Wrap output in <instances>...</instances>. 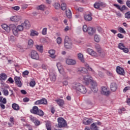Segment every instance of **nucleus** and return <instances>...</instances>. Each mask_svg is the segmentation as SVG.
<instances>
[{
  "label": "nucleus",
  "instance_id": "f257e3e1",
  "mask_svg": "<svg viewBox=\"0 0 130 130\" xmlns=\"http://www.w3.org/2000/svg\"><path fill=\"white\" fill-rule=\"evenodd\" d=\"M73 88L76 90V92H80L82 94H86L87 93V88L85 86L80 83H76L73 86Z\"/></svg>",
  "mask_w": 130,
  "mask_h": 130
},
{
  "label": "nucleus",
  "instance_id": "f03ea898",
  "mask_svg": "<svg viewBox=\"0 0 130 130\" xmlns=\"http://www.w3.org/2000/svg\"><path fill=\"white\" fill-rule=\"evenodd\" d=\"M30 112L39 116H43L44 115V112L42 110L39 109L37 106L33 107L32 109L30 110Z\"/></svg>",
  "mask_w": 130,
  "mask_h": 130
},
{
  "label": "nucleus",
  "instance_id": "7ed1b4c3",
  "mask_svg": "<svg viewBox=\"0 0 130 130\" xmlns=\"http://www.w3.org/2000/svg\"><path fill=\"white\" fill-rule=\"evenodd\" d=\"M64 45V47L67 49H71L73 46V42H72V40H71V39L68 36L65 37Z\"/></svg>",
  "mask_w": 130,
  "mask_h": 130
},
{
  "label": "nucleus",
  "instance_id": "20e7f679",
  "mask_svg": "<svg viewBox=\"0 0 130 130\" xmlns=\"http://www.w3.org/2000/svg\"><path fill=\"white\" fill-rule=\"evenodd\" d=\"M83 79H81V81H82L83 84L85 85H89L93 80V78L89 75H84L83 77Z\"/></svg>",
  "mask_w": 130,
  "mask_h": 130
},
{
  "label": "nucleus",
  "instance_id": "39448f33",
  "mask_svg": "<svg viewBox=\"0 0 130 130\" xmlns=\"http://www.w3.org/2000/svg\"><path fill=\"white\" fill-rule=\"evenodd\" d=\"M57 121L58 122V125L59 127H64L68 125L67 121H66L62 117L58 118L57 119Z\"/></svg>",
  "mask_w": 130,
  "mask_h": 130
},
{
  "label": "nucleus",
  "instance_id": "423d86ee",
  "mask_svg": "<svg viewBox=\"0 0 130 130\" xmlns=\"http://www.w3.org/2000/svg\"><path fill=\"white\" fill-rule=\"evenodd\" d=\"M91 89L92 92H94V93L97 92L98 91V88H97V83L96 81L92 80L91 81Z\"/></svg>",
  "mask_w": 130,
  "mask_h": 130
},
{
  "label": "nucleus",
  "instance_id": "0eeeda50",
  "mask_svg": "<svg viewBox=\"0 0 130 130\" xmlns=\"http://www.w3.org/2000/svg\"><path fill=\"white\" fill-rule=\"evenodd\" d=\"M2 27L3 29H4L5 30V31H6V32H9L11 30V28H14L15 25L14 24H10L9 26H8V25H7L6 24H3L2 25Z\"/></svg>",
  "mask_w": 130,
  "mask_h": 130
},
{
  "label": "nucleus",
  "instance_id": "6e6552de",
  "mask_svg": "<svg viewBox=\"0 0 130 130\" xmlns=\"http://www.w3.org/2000/svg\"><path fill=\"white\" fill-rule=\"evenodd\" d=\"M66 62L68 66H75L77 64V61L76 60L70 58L67 59Z\"/></svg>",
  "mask_w": 130,
  "mask_h": 130
},
{
  "label": "nucleus",
  "instance_id": "1a4fd4ad",
  "mask_svg": "<svg viewBox=\"0 0 130 130\" xmlns=\"http://www.w3.org/2000/svg\"><path fill=\"white\" fill-rule=\"evenodd\" d=\"M30 56L31 58L33 59H39V55L38 53L35 50H32L30 53Z\"/></svg>",
  "mask_w": 130,
  "mask_h": 130
},
{
  "label": "nucleus",
  "instance_id": "9d476101",
  "mask_svg": "<svg viewBox=\"0 0 130 130\" xmlns=\"http://www.w3.org/2000/svg\"><path fill=\"white\" fill-rule=\"evenodd\" d=\"M93 122V119H88V118H84V119L83 120V124H85V125H89L91 124Z\"/></svg>",
  "mask_w": 130,
  "mask_h": 130
},
{
  "label": "nucleus",
  "instance_id": "9b49d317",
  "mask_svg": "<svg viewBox=\"0 0 130 130\" xmlns=\"http://www.w3.org/2000/svg\"><path fill=\"white\" fill-rule=\"evenodd\" d=\"M21 78L20 77L15 76L14 77V81L16 85H17L18 87H22V82H21Z\"/></svg>",
  "mask_w": 130,
  "mask_h": 130
},
{
  "label": "nucleus",
  "instance_id": "f8f14e48",
  "mask_svg": "<svg viewBox=\"0 0 130 130\" xmlns=\"http://www.w3.org/2000/svg\"><path fill=\"white\" fill-rule=\"evenodd\" d=\"M116 72L118 75H120L121 76H124V70L123 68L118 66L116 68Z\"/></svg>",
  "mask_w": 130,
  "mask_h": 130
},
{
  "label": "nucleus",
  "instance_id": "ddd939ff",
  "mask_svg": "<svg viewBox=\"0 0 130 130\" xmlns=\"http://www.w3.org/2000/svg\"><path fill=\"white\" fill-rule=\"evenodd\" d=\"M49 76L50 81L55 82V80H56V74L54 72H50Z\"/></svg>",
  "mask_w": 130,
  "mask_h": 130
},
{
  "label": "nucleus",
  "instance_id": "4468645a",
  "mask_svg": "<svg viewBox=\"0 0 130 130\" xmlns=\"http://www.w3.org/2000/svg\"><path fill=\"white\" fill-rule=\"evenodd\" d=\"M35 105H39V104H47V100L45 99H42V100L37 101L35 103Z\"/></svg>",
  "mask_w": 130,
  "mask_h": 130
},
{
  "label": "nucleus",
  "instance_id": "2eb2a0df",
  "mask_svg": "<svg viewBox=\"0 0 130 130\" xmlns=\"http://www.w3.org/2000/svg\"><path fill=\"white\" fill-rule=\"evenodd\" d=\"M102 93H103L104 95H106V96H107L110 94V90H109L107 88L103 87L102 88Z\"/></svg>",
  "mask_w": 130,
  "mask_h": 130
},
{
  "label": "nucleus",
  "instance_id": "dca6fc26",
  "mask_svg": "<svg viewBox=\"0 0 130 130\" xmlns=\"http://www.w3.org/2000/svg\"><path fill=\"white\" fill-rule=\"evenodd\" d=\"M110 89L112 92H115L117 90V84L116 83L113 82L111 83Z\"/></svg>",
  "mask_w": 130,
  "mask_h": 130
},
{
  "label": "nucleus",
  "instance_id": "f3484780",
  "mask_svg": "<svg viewBox=\"0 0 130 130\" xmlns=\"http://www.w3.org/2000/svg\"><path fill=\"white\" fill-rule=\"evenodd\" d=\"M10 19L12 22H19V21L22 19V17L21 16H14L11 17Z\"/></svg>",
  "mask_w": 130,
  "mask_h": 130
},
{
  "label": "nucleus",
  "instance_id": "a211bd4d",
  "mask_svg": "<svg viewBox=\"0 0 130 130\" xmlns=\"http://www.w3.org/2000/svg\"><path fill=\"white\" fill-rule=\"evenodd\" d=\"M21 24L25 29H29L30 28V22H29V21L27 20H25Z\"/></svg>",
  "mask_w": 130,
  "mask_h": 130
},
{
  "label": "nucleus",
  "instance_id": "6ab92c4d",
  "mask_svg": "<svg viewBox=\"0 0 130 130\" xmlns=\"http://www.w3.org/2000/svg\"><path fill=\"white\" fill-rule=\"evenodd\" d=\"M87 52L94 57H96L97 56V53L91 49H87Z\"/></svg>",
  "mask_w": 130,
  "mask_h": 130
},
{
  "label": "nucleus",
  "instance_id": "aec40b11",
  "mask_svg": "<svg viewBox=\"0 0 130 130\" xmlns=\"http://www.w3.org/2000/svg\"><path fill=\"white\" fill-rule=\"evenodd\" d=\"M55 102H56L57 104L60 106V107H62V106L64 105V101H63V100L58 99L55 100Z\"/></svg>",
  "mask_w": 130,
  "mask_h": 130
},
{
  "label": "nucleus",
  "instance_id": "412c9836",
  "mask_svg": "<svg viewBox=\"0 0 130 130\" xmlns=\"http://www.w3.org/2000/svg\"><path fill=\"white\" fill-rule=\"evenodd\" d=\"M87 32L89 35H93L95 32H96V29L89 27L88 28Z\"/></svg>",
  "mask_w": 130,
  "mask_h": 130
},
{
  "label": "nucleus",
  "instance_id": "4be33fe9",
  "mask_svg": "<svg viewBox=\"0 0 130 130\" xmlns=\"http://www.w3.org/2000/svg\"><path fill=\"white\" fill-rule=\"evenodd\" d=\"M49 53L50 54V57H51V58H55V57H56V55H55V50L53 49L50 50Z\"/></svg>",
  "mask_w": 130,
  "mask_h": 130
},
{
  "label": "nucleus",
  "instance_id": "5701e85b",
  "mask_svg": "<svg viewBox=\"0 0 130 130\" xmlns=\"http://www.w3.org/2000/svg\"><path fill=\"white\" fill-rule=\"evenodd\" d=\"M93 6L95 9H99V8L103 7V6H104V4H103L102 2H96L94 4Z\"/></svg>",
  "mask_w": 130,
  "mask_h": 130
},
{
  "label": "nucleus",
  "instance_id": "b1692460",
  "mask_svg": "<svg viewBox=\"0 0 130 130\" xmlns=\"http://www.w3.org/2000/svg\"><path fill=\"white\" fill-rule=\"evenodd\" d=\"M12 29V32L15 36H19V30L17 29V27H16V25H15L14 27L11 28Z\"/></svg>",
  "mask_w": 130,
  "mask_h": 130
},
{
  "label": "nucleus",
  "instance_id": "393cba45",
  "mask_svg": "<svg viewBox=\"0 0 130 130\" xmlns=\"http://www.w3.org/2000/svg\"><path fill=\"white\" fill-rule=\"evenodd\" d=\"M58 70L59 73H60L61 75H62V76H63V77H64V79H68V75H67V74L66 73V72H64V71L62 68H60V69H58Z\"/></svg>",
  "mask_w": 130,
  "mask_h": 130
},
{
  "label": "nucleus",
  "instance_id": "a878e982",
  "mask_svg": "<svg viewBox=\"0 0 130 130\" xmlns=\"http://www.w3.org/2000/svg\"><path fill=\"white\" fill-rule=\"evenodd\" d=\"M84 66L86 68H87V69L88 70V71H89V72H92L93 74H94V75H96V72H95V71H94V70H93L92 68L90 67V66H89V64H88V63H85Z\"/></svg>",
  "mask_w": 130,
  "mask_h": 130
},
{
  "label": "nucleus",
  "instance_id": "bb28decb",
  "mask_svg": "<svg viewBox=\"0 0 130 130\" xmlns=\"http://www.w3.org/2000/svg\"><path fill=\"white\" fill-rule=\"evenodd\" d=\"M78 72H80V73H82V74H86L88 73V70L84 67H80L78 69Z\"/></svg>",
  "mask_w": 130,
  "mask_h": 130
},
{
  "label": "nucleus",
  "instance_id": "cd10ccee",
  "mask_svg": "<svg viewBox=\"0 0 130 130\" xmlns=\"http://www.w3.org/2000/svg\"><path fill=\"white\" fill-rule=\"evenodd\" d=\"M36 48H37V50L40 52H43V46L40 45H36L35 46Z\"/></svg>",
  "mask_w": 130,
  "mask_h": 130
},
{
  "label": "nucleus",
  "instance_id": "c85d7f7f",
  "mask_svg": "<svg viewBox=\"0 0 130 130\" xmlns=\"http://www.w3.org/2000/svg\"><path fill=\"white\" fill-rule=\"evenodd\" d=\"M12 107L14 110H20V106H19V105L16 103L13 104L12 105Z\"/></svg>",
  "mask_w": 130,
  "mask_h": 130
},
{
  "label": "nucleus",
  "instance_id": "c756f323",
  "mask_svg": "<svg viewBox=\"0 0 130 130\" xmlns=\"http://www.w3.org/2000/svg\"><path fill=\"white\" fill-rule=\"evenodd\" d=\"M66 13L67 18L71 19V18H72V12L71 11V10L68 9L66 10Z\"/></svg>",
  "mask_w": 130,
  "mask_h": 130
},
{
  "label": "nucleus",
  "instance_id": "7c9ffc66",
  "mask_svg": "<svg viewBox=\"0 0 130 130\" xmlns=\"http://www.w3.org/2000/svg\"><path fill=\"white\" fill-rule=\"evenodd\" d=\"M90 129H92V130L98 129V126H97L96 123L95 122L93 123L90 125Z\"/></svg>",
  "mask_w": 130,
  "mask_h": 130
},
{
  "label": "nucleus",
  "instance_id": "2f4dec72",
  "mask_svg": "<svg viewBox=\"0 0 130 130\" xmlns=\"http://www.w3.org/2000/svg\"><path fill=\"white\" fill-rule=\"evenodd\" d=\"M7 78H8V76L6 74H0V80L5 81L7 79Z\"/></svg>",
  "mask_w": 130,
  "mask_h": 130
},
{
  "label": "nucleus",
  "instance_id": "473e14b6",
  "mask_svg": "<svg viewBox=\"0 0 130 130\" xmlns=\"http://www.w3.org/2000/svg\"><path fill=\"white\" fill-rule=\"evenodd\" d=\"M78 57L79 59L82 61V62H85V60L84 59V56H83V54L81 53H79L78 54Z\"/></svg>",
  "mask_w": 130,
  "mask_h": 130
},
{
  "label": "nucleus",
  "instance_id": "72a5a7b5",
  "mask_svg": "<svg viewBox=\"0 0 130 130\" xmlns=\"http://www.w3.org/2000/svg\"><path fill=\"white\" fill-rule=\"evenodd\" d=\"M84 19L86 21H91L92 20V16L90 14L85 15Z\"/></svg>",
  "mask_w": 130,
  "mask_h": 130
},
{
  "label": "nucleus",
  "instance_id": "f704fd0d",
  "mask_svg": "<svg viewBox=\"0 0 130 130\" xmlns=\"http://www.w3.org/2000/svg\"><path fill=\"white\" fill-rule=\"evenodd\" d=\"M38 32L34 30H31L30 31V36H38Z\"/></svg>",
  "mask_w": 130,
  "mask_h": 130
},
{
  "label": "nucleus",
  "instance_id": "c9c22d12",
  "mask_svg": "<svg viewBox=\"0 0 130 130\" xmlns=\"http://www.w3.org/2000/svg\"><path fill=\"white\" fill-rule=\"evenodd\" d=\"M74 9H75V10L76 11H78V12H83V11H84V8H83L78 7V6H74Z\"/></svg>",
  "mask_w": 130,
  "mask_h": 130
},
{
  "label": "nucleus",
  "instance_id": "e433bc0d",
  "mask_svg": "<svg viewBox=\"0 0 130 130\" xmlns=\"http://www.w3.org/2000/svg\"><path fill=\"white\" fill-rule=\"evenodd\" d=\"M46 127L47 130H51V123L50 122L46 123Z\"/></svg>",
  "mask_w": 130,
  "mask_h": 130
},
{
  "label": "nucleus",
  "instance_id": "4c0bfd02",
  "mask_svg": "<svg viewBox=\"0 0 130 130\" xmlns=\"http://www.w3.org/2000/svg\"><path fill=\"white\" fill-rule=\"evenodd\" d=\"M0 102L4 104H7V99L4 98L3 96H0Z\"/></svg>",
  "mask_w": 130,
  "mask_h": 130
},
{
  "label": "nucleus",
  "instance_id": "58836bf2",
  "mask_svg": "<svg viewBox=\"0 0 130 130\" xmlns=\"http://www.w3.org/2000/svg\"><path fill=\"white\" fill-rule=\"evenodd\" d=\"M44 9H45V6L43 5L37 7V10H40V11H44Z\"/></svg>",
  "mask_w": 130,
  "mask_h": 130
},
{
  "label": "nucleus",
  "instance_id": "ea45409f",
  "mask_svg": "<svg viewBox=\"0 0 130 130\" xmlns=\"http://www.w3.org/2000/svg\"><path fill=\"white\" fill-rule=\"evenodd\" d=\"M94 40L95 42H99L100 41V38L99 35H95L94 37Z\"/></svg>",
  "mask_w": 130,
  "mask_h": 130
},
{
  "label": "nucleus",
  "instance_id": "a19ab883",
  "mask_svg": "<svg viewBox=\"0 0 130 130\" xmlns=\"http://www.w3.org/2000/svg\"><path fill=\"white\" fill-rule=\"evenodd\" d=\"M18 31H23L24 30V26L21 25H19L16 27Z\"/></svg>",
  "mask_w": 130,
  "mask_h": 130
},
{
  "label": "nucleus",
  "instance_id": "79ce46f5",
  "mask_svg": "<svg viewBox=\"0 0 130 130\" xmlns=\"http://www.w3.org/2000/svg\"><path fill=\"white\" fill-rule=\"evenodd\" d=\"M53 7L55 8V9H56V10H58V9L60 8V5L57 3H54Z\"/></svg>",
  "mask_w": 130,
  "mask_h": 130
},
{
  "label": "nucleus",
  "instance_id": "37998d69",
  "mask_svg": "<svg viewBox=\"0 0 130 130\" xmlns=\"http://www.w3.org/2000/svg\"><path fill=\"white\" fill-rule=\"evenodd\" d=\"M124 47H125V46H124V45H123L122 44V43H119V44H118V48L119 49H121V50H122V49H123Z\"/></svg>",
  "mask_w": 130,
  "mask_h": 130
},
{
  "label": "nucleus",
  "instance_id": "c03bdc74",
  "mask_svg": "<svg viewBox=\"0 0 130 130\" xmlns=\"http://www.w3.org/2000/svg\"><path fill=\"white\" fill-rule=\"evenodd\" d=\"M124 17L126 19H127L128 20L130 19V11L127 12L126 13H125Z\"/></svg>",
  "mask_w": 130,
  "mask_h": 130
},
{
  "label": "nucleus",
  "instance_id": "a18cd8bd",
  "mask_svg": "<svg viewBox=\"0 0 130 130\" xmlns=\"http://www.w3.org/2000/svg\"><path fill=\"white\" fill-rule=\"evenodd\" d=\"M66 9H67V5L66 4V3H62L61 5V9L62 11H64L66 10Z\"/></svg>",
  "mask_w": 130,
  "mask_h": 130
},
{
  "label": "nucleus",
  "instance_id": "49530a36",
  "mask_svg": "<svg viewBox=\"0 0 130 130\" xmlns=\"http://www.w3.org/2000/svg\"><path fill=\"white\" fill-rule=\"evenodd\" d=\"M95 48H96L97 51H98V52H99V53H101V47H100V45H96Z\"/></svg>",
  "mask_w": 130,
  "mask_h": 130
},
{
  "label": "nucleus",
  "instance_id": "de8ad7c7",
  "mask_svg": "<svg viewBox=\"0 0 130 130\" xmlns=\"http://www.w3.org/2000/svg\"><path fill=\"white\" fill-rule=\"evenodd\" d=\"M35 85H36V83L34 80L31 81L29 83V86L32 88L35 86Z\"/></svg>",
  "mask_w": 130,
  "mask_h": 130
},
{
  "label": "nucleus",
  "instance_id": "09e8293b",
  "mask_svg": "<svg viewBox=\"0 0 130 130\" xmlns=\"http://www.w3.org/2000/svg\"><path fill=\"white\" fill-rule=\"evenodd\" d=\"M47 34V28L45 27L42 30V34H43V35H46Z\"/></svg>",
  "mask_w": 130,
  "mask_h": 130
},
{
  "label": "nucleus",
  "instance_id": "8fccbe9b",
  "mask_svg": "<svg viewBox=\"0 0 130 130\" xmlns=\"http://www.w3.org/2000/svg\"><path fill=\"white\" fill-rule=\"evenodd\" d=\"M88 26L86 25H84L83 26V32H88Z\"/></svg>",
  "mask_w": 130,
  "mask_h": 130
},
{
  "label": "nucleus",
  "instance_id": "3c124183",
  "mask_svg": "<svg viewBox=\"0 0 130 130\" xmlns=\"http://www.w3.org/2000/svg\"><path fill=\"white\" fill-rule=\"evenodd\" d=\"M3 94L5 96H8L9 95V91L7 89L3 90Z\"/></svg>",
  "mask_w": 130,
  "mask_h": 130
},
{
  "label": "nucleus",
  "instance_id": "603ef678",
  "mask_svg": "<svg viewBox=\"0 0 130 130\" xmlns=\"http://www.w3.org/2000/svg\"><path fill=\"white\" fill-rule=\"evenodd\" d=\"M5 104H4L3 103H0V107L2 109H6V106L5 105Z\"/></svg>",
  "mask_w": 130,
  "mask_h": 130
},
{
  "label": "nucleus",
  "instance_id": "864d4df0",
  "mask_svg": "<svg viewBox=\"0 0 130 130\" xmlns=\"http://www.w3.org/2000/svg\"><path fill=\"white\" fill-rule=\"evenodd\" d=\"M28 45L29 46H30L31 47H32V46H33V40H32L31 39L28 40Z\"/></svg>",
  "mask_w": 130,
  "mask_h": 130
},
{
  "label": "nucleus",
  "instance_id": "5fc2aeb1",
  "mask_svg": "<svg viewBox=\"0 0 130 130\" xmlns=\"http://www.w3.org/2000/svg\"><path fill=\"white\" fill-rule=\"evenodd\" d=\"M128 90H130V87L129 86H127V87H125L123 90V92L124 93H125V92H126V91H128Z\"/></svg>",
  "mask_w": 130,
  "mask_h": 130
},
{
  "label": "nucleus",
  "instance_id": "6e6d98bb",
  "mask_svg": "<svg viewBox=\"0 0 130 130\" xmlns=\"http://www.w3.org/2000/svg\"><path fill=\"white\" fill-rule=\"evenodd\" d=\"M98 75L100 78H103V77H104V74L101 71H99Z\"/></svg>",
  "mask_w": 130,
  "mask_h": 130
},
{
  "label": "nucleus",
  "instance_id": "4d7b16f0",
  "mask_svg": "<svg viewBox=\"0 0 130 130\" xmlns=\"http://www.w3.org/2000/svg\"><path fill=\"white\" fill-rule=\"evenodd\" d=\"M119 31L120 33H125V30H124V29L122 28V27H119Z\"/></svg>",
  "mask_w": 130,
  "mask_h": 130
},
{
  "label": "nucleus",
  "instance_id": "13d9d810",
  "mask_svg": "<svg viewBox=\"0 0 130 130\" xmlns=\"http://www.w3.org/2000/svg\"><path fill=\"white\" fill-rule=\"evenodd\" d=\"M57 43H58V44H60V43H61V38L58 37L57 38Z\"/></svg>",
  "mask_w": 130,
  "mask_h": 130
},
{
  "label": "nucleus",
  "instance_id": "bf43d9fd",
  "mask_svg": "<svg viewBox=\"0 0 130 130\" xmlns=\"http://www.w3.org/2000/svg\"><path fill=\"white\" fill-rule=\"evenodd\" d=\"M126 7L125 5L122 6V7H120V11L122 12V11H124V10H126Z\"/></svg>",
  "mask_w": 130,
  "mask_h": 130
},
{
  "label": "nucleus",
  "instance_id": "052dcab7",
  "mask_svg": "<svg viewBox=\"0 0 130 130\" xmlns=\"http://www.w3.org/2000/svg\"><path fill=\"white\" fill-rule=\"evenodd\" d=\"M122 50H123V52L125 53H127L128 52V49L127 48H125V47H124Z\"/></svg>",
  "mask_w": 130,
  "mask_h": 130
},
{
  "label": "nucleus",
  "instance_id": "680f3d73",
  "mask_svg": "<svg viewBox=\"0 0 130 130\" xmlns=\"http://www.w3.org/2000/svg\"><path fill=\"white\" fill-rule=\"evenodd\" d=\"M30 120H31V121H32L33 122H35L37 120L36 118H35L32 116H30Z\"/></svg>",
  "mask_w": 130,
  "mask_h": 130
},
{
  "label": "nucleus",
  "instance_id": "e2e57ef3",
  "mask_svg": "<svg viewBox=\"0 0 130 130\" xmlns=\"http://www.w3.org/2000/svg\"><path fill=\"white\" fill-rule=\"evenodd\" d=\"M8 82H9L11 84H13V83H14V80L13 79V78H12V77H10L8 80Z\"/></svg>",
  "mask_w": 130,
  "mask_h": 130
},
{
  "label": "nucleus",
  "instance_id": "0e129e2a",
  "mask_svg": "<svg viewBox=\"0 0 130 130\" xmlns=\"http://www.w3.org/2000/svg\"><path fill=\"white\" fill-rule=\"evenodd\" d=\"M12 9H13V10H15V11H19L20 10V7L15 6V7H12Z\"/></svg>",
  "mask_w": 130,
  "mask_h": 130
},
{
  "label": "nucleus",
  "instance_id": "69168bd1",
  "mask_svg": "<svg viewBox=\"0 0 130 130\" xmlns=\"http://www.w3.org/2000/svg\"><path fill=\"white\" fill-rule=\"evenodd\" d=\"M57 68L58 70H59L60 69L62 68V67H61V64H60V63H57Z\"/></svg>",
  "mask_w": 130,
  "mask_h": 130
},
{
  "label": "nucleus",
  "instance_id": "338daca9",
  "mask_svg": "<svg viewBox=\"0 0 130 130\" xmlns=\"http://www.w3.org/2000/svg\"><path fill=\"white\" fill-rule=\"evenodd\" d=\"M10 121L12 123V124H14V118L13 117H10Z\"/></svg>",
  "mask_w": 130,
  "mask_h": 130
},
{
  "label": "nucleus",
  "instance_id": "774afa93",
  "mask_svg": "<svg viewBox=\"0 0 130 130\" xmlns=\"http://www.w3.org/2000/svg\"><path fill=\"white\" fill-rule=\"evenodd\" d=\"M126 6L130 8V1L129 0H127L126 2Z\"/></svg>",
  "mask_w": 130,
  "mask_h": 130
}]
</instances>
